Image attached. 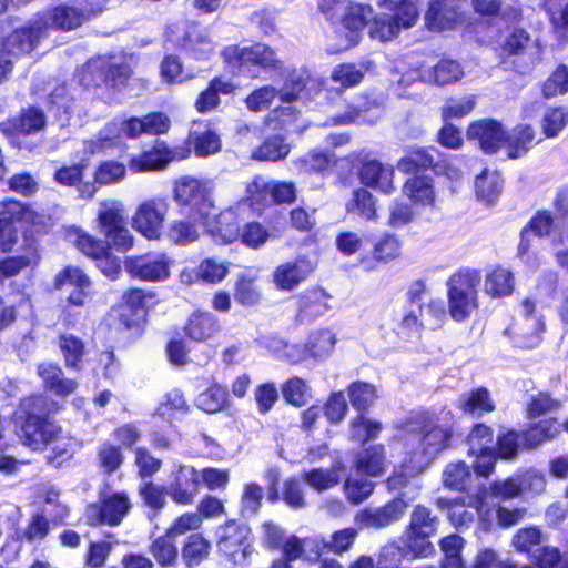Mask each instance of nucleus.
<instances>
[{
    "label": "nucleus",
    "mask_w": 568,
    "mask_h": 568,
    "mask_svg": "<svg viewBox=\"0 0 568 568\" xmlns=\"http://www.w3.org/2000/svg\"><path fill=\"white\" fill-rule=\"evenodd\" d=\"M392 440L400 446L402 459L386 479L388 490H400L410 479L425 471L445 452L455 446L454 423H442L429 409L413 410L395 424Z\"/></svg>",
    "instance_id": "obj_1"
},
{
    "label": "nucleus",
    "mask_w": 568,
    "mask_h": 568,
    "mask_svg": "<svg viewBox=\"0 0 568 568\" xmlns=\"http://www.w3.org/2000/svg\"><path fill=\"white\" fill-rule=\"evenodd\" d=\"M549 434L546 423H527L523 429L504 427L497 436L491 426L475 423L465 437L467 456L473 458V471L477 477L489 478L498 460H513L520 450L539 448Z\"/></svg>",
    "instance_id": "obj_2"
},
{
    "label": "nucleus",
    "mask_w": 568,
    "mask_h": 568,
    "mask_svg": "<svg viewBox=\"0 0 568 568\" xmlns=\"http://www.w3.org/2000/svg\"><path fill=\"white\" fill-rule=\"evenodd\" d=\"M61 405L43 393H32L19 399L11 419L21 444L33 453L48 450L61 437L62 426L54 419Z\"/></svg>",
    "instance_id": "obj_3"
},
{
    "label": "nucleus",
    "mask_w": 568,
    "mask_h": 568,
    "mask_svg": "<svg viewBox=\"0 0 568 568\" xmlns=\"http://www.w3.org/2000/svg\"><path fill=\"white\" fill-rule=\"evenodd\" d=\"M50 216L32 204L7 196L0 201V252L10 253L19 242L18 224H23V241L38 240L52 230Z\"/></svg>",
    "instance_id": "obj_4"
},
{
    "label": "nucleus",
    "mask_w": 568,
    "mask_h": 568,
    "mask_svg": "<svg viewBox=\"0 0 568 568\" xmlns=\"http://www.w3.org/2000/svg\"><path fill=\"white\" fill-rule=\"evenodd\" d=\"M217 555L233 568L250 560L254 552L252 527L239 519L226 518L214 530Z\"/></svg>",
    "instance_id": "obj_5"
},
{
    "label": "nucleus",
    "mask_w": 568,
    "mask_h": 568,
    "mask_svg": "<svg viewBox=\"0 0 568 568\" xmlns=\"http://www.w3.org/2000/svg\"><path fill=\"white\" fill-rule=\"evenodd\" d=\"M57 291L71 287L61 310V323L65 328L77 326L79 313L74 308L84 307L91 296L92 281L78 265L67 264L59 270L52 281Z\"/></svg>",
    "instance_id": "obj_6"
},
{
    "label": "nucleus",
    "mask_w": 568,
    "mask_h": 568,
    "mask_svg": "<svg viewBox=\"0 0 568 568\" xmlns=\"http://www.w3.org/2000/svg\"><path fill=\"white\" fill-rule=\"evenodd\" d=\"M479 282L480 274L477 270L460 268L448 277L447 310L455 322L467 321L478 307Z\"/></svg>",
    "instance_id": "obj_7"
},
{
    "label": "nucleus",
    "mask_w": 568,
    "mask_h": 568,
    "mask_svg": "<svg viewBox=\"0 0 568 568\" xmlns=\"http://www.w3.org/2000/svg\"><path fill=\"white\" fill-rule=\"evenodd\" d=\"M439 518L430 508L423 504L415 505L402 536L404 552L414 558L429 556L434 551L429 539L437 534Z\"/></svg>",
    "instance_id": "obj_8"
},
{
    "label": "nucleus",
    "mask_w": 568,
    "mask_h": 568,
    "mask_svg": "<svg viewBox=\"0 0 568 568\" xmlns=\"http://www.w3.org/2000/svg\"><path fill=\"white\" fill-rule=\"evenodd\" d=\"M172 197L181 213L187 217L207 219L214 206L209 183L192 175L174 180Z\"/></svg>",
    "instance_id": "obj_9"
},
{
    "label": "nucleus",
    "mask_w": 568,
    "mask_h": 568,
    "mask_svg": "<svg viewBox=\"0 0 568 568\" xmlns=\"http://www.w3.org/2000/svg\"><path fill=\"white\" fill-rule=\"evenodd\" d=\"M225 64L234 74H248L256 77L261 71L277 70L281 61L276 52L264 43H254L250 47L233 45L223 52Z\"/></svg>",
    "instance_id": "obj_10"
},
{
    "label": "nucleus",
    "mask_w": 568,
    "mask_h": 568,
    "mask_svg": "<svg viewBox=\"0 0 568 568\" xmlns=\"http://www.w3.org/2000/svg\"><path fill=\"white\" fill-rule=\"evenodd\" d=\"M131 498L125 490L99 493L98 500L87 508V524L91 527H116L129 515Z\"/></svg>",
    "instance_id": "obj_11"
},
{
    "label": "nucleus",
    "mask_w": 568,
    "mask_h": 568,
    "mask_svg": "<svg viewBox=\"0 0 568 568\" xmlns=\"http://www.w3.org/2000/svg\"><path fill=\"white\" fill-rule=\"evenodd\" d=\"M74 235L75 248L92 260L105 277L111 281L116 280L121 273V261L113 254L111 244L82 229H77Z\"/></svg>",
    "instance_id": "obj_12"
},
{
    "label": "nucleus",
    "mask_w": 568,
    "mask_h": 568,
    "mask_svg": "<svg viewBox=\"0 0 568 568\" xmlns=\"http://www.w3.org/2000/svg\"><path fill=\"white\" fill-rule=\"evenodd\" d=\"M101 12L94 0H73L49 8L47 28L69 32L73 31Z\"/></svg>",
    "instance_id": "obj_13"
},
{
    "label": "nucleus",
    "mask_w": 568,
    "mask_h": 568,
    "mask_svg": "<svg viewBox=\"0 0 568 568\" xmlns=\"http://www.w3.org/2000/svg\"><path fill=\"white\" fill-rule=\"evenodd\" d=\"M170 210V203L165 196H154L141 202L133 216L132 227L149 241L161 239L164 222Z\"/></svg>",
    "instance_id": "obj_14"
},
{
    "label": "nucleus",
    "mask_w": 568,
    "mask_h": 568,
    "mask_svg": "<svg viewBox=\"0 0 568 568\" xmlns=\"http://www.w3.org/2000/svg\"><path fill=\"white\" fill-rule=\"evenodd\" d=\"M396 168L407 178L429 175L427 172L438 174L446 169V155L433 145L408 146L397 160Z\"/></svg>",
    "instance_id": "obj_15"
},
{
    "label": "nucleus",
    "mask_w": 568,
    "mask_h": 568,
    "mask_svg": "<svg viewBox=\"0 0 568 568\" xmlns=\"http://www.w3.org/2000/svg\"><path fill=\"white\" fill-rule=\"evenodd\" d=\"M132 74L133 70L126 62L115 63L110 60H100L85 68L81 81L84 85L94 89L104 87L115 90L126 87Z\"/></svg>",
    "instance_id": "obj_16"
},
{
    "label": "nucleus",
    "mask_w": 568,
    "mask_h": 568,
    "mask_svg": "<svg viewBox=\"0 0 568 568\" xmlns=\"http://www.w3.org/2000/svg\"><path fill=\"white\" fill-rule=\"evenodd\" d=\"M171 260L164 252H146L126 256L124 267L132 278L143 282H163L170 277Z\"/></svg>",
    "instance_id": "obj_17"
},
{
    "label": "nucleus",
    "mask_w": 568,
    "mask_h": 568,
    "mask_svg": "<svg viewBox=\"0 0 568 568\" xmlns=\"http://www.w3.org/2000/svg\"><path fill=\"white\" fill-rule=\"evenodd\" d=\"M97 229L112 248L125 253L133 247L134 239L126 226L121 209L106 206L97 215Z\"/></svg>",
    "instance_id": "obj_18"
},
{
    "label": "nucleus",
    "mask_w": 568,
    "mask_h": 568,
    "mask_svg": "<svg viewBox=\"0 0 568 568\" xmlns=\"http://www.w3.org/2000/svg\"><path fill=\"white\" fill-rule=\"evenodd\" d=\"M357 178L363 187L373 189L385 195H390L396 190L394 166L383 163L369 153L359 160Z\"/></svg>",
    "instance_id": "obj_19"
},
{
    "label": "nucleus",
    "mask_w": 568,
    "mask_h": 568,
    "mask_svg": "<svg viewBox=\"0 0 568 568\" xmlns=\"http://www.w3.org/2000/svg\"><path fill=\"white\" fill-rule=\"evenodd\" d=\"M45 30V21H28L26 24L14 28L2 39V50L6 54L14 57L30 54L39 45Z\"/></svg>",
    "instance_id": "obj_20"
},
{
    "label": "nucleus",
    "mask_w": 568,
    "mask_h": 568,
    "mask_svg": "<svg viewBox=\"0 0 568 568\" xmlns=\"http://www.w3.org/2000/svg\"><path fill=\"white\" fill-rule=\"evenodd\" d=\"M366 241L371 244V250L359 258V264L365 271L387 265L402 254V241L394 233L384 232L378 235H369Z\"/></svg>",
    "instance_id": "obj_21"
},
{
    "label": "nucleus",
    "mask_w": 568,
    "mask_h": 568,
    "mask_svg": "<svg viewBox=\"0 0 568 568\" xmlns=\"http://www.w3.org/2000/svg\"><path fill=\"white\" fill-rule=\"evenodd\" d=\"M505 126L494 118H483L471 121L466 129L468 141L475 142L486 155L497 154L503 148Z\"/></svg>",
    "instance_id": "obj_22"
},
{
    "label": "nucleus",
    "mask_w": 568,
    "mask_h": 568,
    "mask_svg": "<svg viewBox=\"0 0 568 568\" xmlns=\"http://www.w3.org/2000/svg\"><path fill=\"white\" fill-rule=\"evenodd\" d=\"M407 508L408 501L400 493L379 507L362 509L357 520L365 528L382 529L399 521Z\"/></svg>",
    "instance_id": "obj_23"
},
{
    "label": "nucleus",
    "mask_w": 568,
    "mask_h": 568,
    "mask_svg": "<svg viewBox=\"0 0 568 568\" xmlns=\"http://www.w3.org/2000/svg\"><path fill=\"white\" fill-rule=\"evenodd\" d=\"M331 295L320 286H310L294 296L295 316L297 325L311 324L323 316L329 308Z\"/></svg>",
    "instance_id": "obj_24"
},
{
    "label": "nucleus",
    "mask_w": 568,
    "mask_h": 568,
    "mask_svg": "<svg viewBox=\"0 0 568 568\" xmlns=\"http://www.w3.org/2000/svg\"><path fill=\"white\" fill-rule=\"evenodd\" d=\"M316 267V258L300 254L294 260L282 263L274 270L273 282L281 291H292L304 282Z\"/></svg>",
    "instance_id": "obj_25"
},
{
    "label": "nucleus",
    "mask_w": 568,
    "mask_h": 568,
    "mask_svg": "<svg viewBox=\"0 0 568 568\" xmlns=\"http://www.w3.org/2000/svg\"><path fill=\"white\" fill-rule=\"evenodd\" d=\"M221 331L220 318L213 312L204 308L193 310L182 326L185 338L195 344H204L214 339Z\"/></svg>",
    "instance_id": "obj_26"
},
{
    "label": "nucleus",
    "mask_w": 568,
    "mask_h": 568,
    "mask_svg": "<svg viewBox=\"0 0 568 568\" xmlns=\"http://www.w3.org/2000/svg\"><path fill=\"white\" fill-rule=\"evenodd\" d=\"M556 220L557 216L550 210H537L519 232L517 256L524 257L530 252L531 234L539 239L549 237L554 234L557 227Z\"/></svg>",
    "instance_id": "obj_27"
},
{
    "label": "nucleus",
    "mask_w": 568,
    "mask_h": 568,
    "mask_svg": "<svg viewBox=\"0 0 568 568\" xmlns=\"http://www.w3.org/2000/svg\"><path fill=\"white\" fill-rule=\"evenodd\" d=\"M200 487V471L193 466L181 465L169 484L168 490L173 503L181 506H189L194 503Z\"/></svg>",
    "instance_id": "obj_28"
},
{
    "label": "nucleus",
    "mask_w": 568,
    "mask_h": 568,
    "mask_svg": "<svg viewBox=\"0 0 568 568\" xmlns=\"http://www.w3.org/2000/svg\"><path fill=\"white\" fill-rule=\"evenodd\" d=\"M538 142L536 128L530 123H517L504 131L503 148L509 160L526 156Z\"/></svg>",
    "instance_id": "obj_29"
},
{
    "label": "nucleus",
    "mask_w": 568,
    "mask_h": 568,
    "mask_svg": "<svg viewBox=\"0 0 568 568\" xmlns=\"http://www.w3.org/2000/svg\"><path fill=\"white\" fill-rule=\"evenodd\" d=\"M402 194L417 209L434 207L437 192L433 175H413L406 178Z\"/></svg>",
    "instance_id": "obj_30"
},
{
    "label": "nucleus",
    "mask_w": 568,
    "mask_h": 568,
    "mask_svg": "<svg viewBox=\"0 0 568 568\" xmlns=\"http://www.w3.org/2000/svg\"><path fill=\"white\" fill-rule=\"evenodd\" d=\"M156 293L153 290L130 287L120 296L116 304V314L141 317L148 320L150 303L153 304Z\"/></svg>",
    "instance_id": "obj_31"
},
{
    "label": "nucleus",
    "mask_w": 568,
    "mask_h": 568,
    "mask_svg": "<svg viewBox=\"0 0 568 568\" xmlns=\"http://www.w3.org/2000/svg\"><path fill=\"white\" fill-rule=\"evenodd\" d=\"M460 20L457 7L448 0H429L424 16L425 27L433 32L452 30Z\"/></svg>",
    "instance_id": "obj_32"
},
{
    "label": "nucleus",
    "mask_w": 568,
    "mask_h": 568,
    "mask_svg": "<svg viewBox=\"0 0 568 568\" xmlns=\"http://www.w3.org/2000/svg\"><path fill=\"white\" fill-rule=\"evenodd\" d=\"M37 373L42 379L43 388L59 397L72 395L78 387L75 379L64 377L62 368L57 363H41L37 367Z\"/></svg>",
    "instance_id": "obj_33"
},
{
    "label": "nucleus",
    "mask_w": 568,
    "mask_h": 568,
    "mask_svg": "<svg viewBox=\"0 0 568 568\" xmlns=\"http://www.w3.org/2000/svg\"><path fill=\"white\" fill-rule=\"evenodd\" d=\"M236 89L237 87L233 81L226 80L222 75H215L209 81L206 88L199 93L194 106L199 113L211 112L220 105V95H232Z\"/></svg>",
    "instance_id": "obj_34"
},
{
    "label": "nucleus",
    "mask_w": 568,
    "mask_h": 568,
    "mask_svg": "<svg viewBox=\"0 0 568 568\" xmlns=\"http://www.w3.org/2000/svg\"><path fill=\"white\" fill-rule=\"evenodd\" d=\"M474 12L487 19L498 18L507 27L516 26L523 20L520 6L509 4L503 8L501 0H471Z\"/></svg>",
    "instance_id": "obj_35"
},
{
    "label": "nucleus",
    "mask_w": 568,
    "mask_h": 568,
    "mask_svg": "<svg viewBox=\"0 0 568 568\" xmlns=\"http://www.w3.org/2000/svg\"><path fill=\"white\" fill-rule=\"evenodd\" d=\"M23 254L9 255L0 260V275L3 278L14 277L21 271L40 262L38 240L23 241Z\"/></svg>",
    "instance_id": "obj_36"
},
{
    "label": "nucleus",
    "mask_w": 568,
    "mask_h": 568,
    "mask_svg": "<svg viewBox=\"0 0 568 568\" xmlns=\"http://www.w3.org/2000/svg\"><path fill=\"white\" fill-rule=\"evenodd\" d=\"M562 407L564 403L554 397L549 390H538L526 399L523 414L529 420L528 423H535L548 418V415L560 412Z\"/></svg>",
    "instance_id": "obj_37"
},
{
    "label": "nucleus",
    "mask_w": 568,
    "mask_h": 568,
    "mask_svg": "<svg viewBox=\"0 0 568 568\" xmlns=\"http://www.w3.org/2000/svg\"><path fill=\"white\" fill-rule=\"evenodd\" d=\"M235 302L244 308H256L263 301V290L256 275L241 272L236 275L233 286Z\"/></svg>",
    "instance_id": "obj_38"
},
{
    "label": "nucleus",
    "mask_w": 568,
    "mask_h": 568,
    "mask_svg": "<svg viewBox=\"0 0 568 568\" xmlns=\"http://www.w3.org/2000/svg\"><path fill=\"white\" fill-rule=\"evenodd\" d=\"M128 166L133 173L164 170L168 166L164 153V141L158 140L150 149L143 150L136 155H132L129 159Z\"/></svg>",
    "instance_id": "obj_39"
},
{
    "label": "nucleus",
    "mask_w": 568,
    "mask_h": 568,
    "mask_svg": "<svg viewBox=\"0 0 568 568\" xmlns=\"http://www.w3.org/2000/svg\"><path fill=\"white\" fill-rule=\"evenodd\" d=\"M515 290L513 272L501 264L494 265L487 271L484 280V292L491 298L510 296Z\"/></svg>",
    "instance_id": "obj_40"
},
{
    "label": "nucleus",
    "mask_w": 568,
    "mask_h": 568,
    "mask_svg": "<svg viewBox=\"0 0 568 568\" xmlns=\"http://www.w3.org/2000/svg\"><path fill=\"white\" fill-rule=\"evenodd\" d=\"M230 404V394L226 387L215 381H212L194 400V405L197 409L210 415L226 410Z\"/></svg>",
    "instance_id": "obj_41"
},
{
    "label": "nucleus",
    "mask_w": 568,
    "mask_h": 568,
    "mask_svg": "<svg viewBox=\"0 0 568 568\" xmlns=\"http://www.w3.org/2000/svg\"><path fill=\"white\" fill-rule=\"evenodd\" d=\"M9 124L11 132L16 135H32L45 126L47 116L41 108L30 105L12 118Z\"/></svg>",
    "instance_id": "obj_42"
},
{
    "label": "nucleus",
    "mask_w": 568,
    "mask_h": 568,
    "mask_svg": "<svg viewBox=\"0 0 568 568\" xmlns=\"http://www.w3.org/2000/svg\"><path fill=\"white\" fill-rule=\"evenodd\" d=\"M149 320L116 314L115 336L122 347L136 344L145 334Z\"/></svg>",
    "instance_id": "obj_43"
},
{
    "label": "nucleus",
    "mask_w": 568,
    "mask_h": 568,
    "mask_svg": "<svg viewBox=\"0 0 568 568\" xmlns=\"http://www.w3.org/2000/svg\"><path fill=\"white\" fill-rule=\"evenodd\" d=\"M386 450L383 444L364 448L356 457L354 466L359 474L378 477L385 471Z\"/></svg>",
    "instance_id": "obj_44"
},
{
    "label": "nucleus",
    "mask_w": 568,
    "mask_h": 568,
    "mask_svg": "<svg viewBox=\"0 0 568 568\" xmlns=\"http://www.w3.org/2000/svg\"><path fill=\"white\" fill-rule=\"evenodd\" d=\"M458 408L465 415L480 417L485 414L493 413L496 409V404L488 388L479 386L471 388L463 395Z\"/></svg>",
    "instance_id": "obj_45"
},
{
    "label": "nucleus",
    "mask_w": 568,
    "mask_h": 568,
    "mask_svg": "<svg viewBox=\"0 0 568 568\" xmlns=\"http://www.w3.org/2000/svg\"><path fill=\"white\" fill-rule=\"evenodd\" d=\"M138 495L143 507L149 510V518L159 516L166 506L168 487L152 480H143L138 486Z\"/></svg>",
    "instance_id": "obj_46"
},
{
    "label": "nucleus",
    "mask_w": 568,
    "mask_h": 568,
    "mask_svg": "<svg viewBox=\"0 0 568 568\" xmlns=\"http://www.w3.org/2000/svg\"><path fill=\"white\" fill-rule=\"evenodd\" d=\"M530 34L520 27H514L511 31L495 47V51L501 62H507L513 57L524 55L530 47Z\"/></svg>",
    "instance_id": "obj_47"
},
{
    "label": "nucleus",
    "mask_w": 568,
    "mask_h": 568,
    "mask_svg": "<svg viewBox=\"0 0 568 568\" xmlns=\"http://www.w3.org/2000/svg\"><path fill=\"white\" fill-rule=\"evenodd\" d=\"M206 219H178L173 220L166 231L165 235L172 244L186 246L200 239L199 225Z\"/></svg>",
    "instance_id": "obj_48"
},
{
    "label": "nucleus",
    "mask_w": 568,
    "mask_h": 568,
    "mask_svg": "<svg viewBox=\"0 0 568 568\" xmlns=\"http://www.w3.org/2000/svg\"><path fill=\"white\" fill-rule=\"evenodd\" d=\"M58 345L64 366L75 372L81 371L87 354L85 343L72 333H62L58 336Z\"/></svg>",
    "instance_id": "obj_49"
},
{
    "label": "nucleus",
    "mask_w": 568,
    "mask_h": 568,
    "mask_svg": "<svg viewBox=\"0 0 568 568\" xmlns=\"http://www.w3.org/2000/svg\"><path fill=\"white\" fill-rule=\"evenodd\" d=\"M211 549V541L202 532H193L183 542L181 549L183 562L189 568L196 567L209 558Z\"/></svg>",
    "instance_id": "obj_50"
},
{
    "label": "nucleus",
    "mask_w": 568,
    "mask_h": 568,
    "mask_svg": "<svg viewBox=\"0 0 568 568\" xmlns=\"http://www.w3.org/2000/svg\"><path fill=\"white\" fill-rule=\"evenodd\" d=\"M346 473L342 460H335L328 469L313 468L304 474L305 481L315 490L324 491L339 484Z\"/></svg>",
    "instance_id": "obj_51"
},
{
    "label": "nucleus",
    "mask_w": 568,
    "mask_h": 568,
    "mask_svg": "<svg viewBox=\"0 0 568 568\" xmlns=\"http://www.w3.org/2000/svg\"><path fill=\"white\" fill-rule=\"evenodd\" d=\"M281 395L284 402L294 408H302L313 397V389L306 379L291 376L281 384Z\"/></svg>",
    "instance_id": "obj_52"
},
{
    "label": "nucleus",
    "mask_w": 568,
    "mask_h": 568,
    "mask_svg": "<svg viewBox=\"0 0 568 568\" xmlns=\"http://www.w3.org/2000/svg\"><path fill=\"white\" fill-rule=\"evenodd\" d=\"M149 552L161 568L175 566L179 558L175 537L165 530L151 541Z\"/></svg>",
    "instance_id": "obj_53"
},
{
    "label": "nucleus",
    "mask_w": 568,
    "mask_h": 568,
    "mask_svg": "<svg viewBox=\"0 0 568 568\" xmlns=\"http://www.w3.org/2000/svg\"><path fill=\"white\" fill-rule=\"evenodd\" d=\"M331 155L322 150H310L306 154L293 161V168L297 174L313 175L324 174L332 166Z\"/></svg>",
    "instance_id": "obj_54"
},
{
    "label": "nucleus",
    "mask_w": 568,
    "mask_h": 568,
    "mask_svg": "<svg viewBox=\"0 0 568 568\" xmlns=\"http://www.w3.org/2000/svg\"><path fill=\"white\" fill-rule=\"evenodd\" d=\"M424 305L419 304L418 310H406L402 318L397 322L394 333L405 342H415L422 338L424 332V323L422 321Z\"/></svg>",
    "instance_id": "obj_55"
},
{
    "label": "nucleus",
    "mask_w": 568,
    "mask_h": 568,
    "mask_svg": "<svg viewBox=\"0 0 568 568\" xmlns=\"http://www.w3.org/2000/svg\"><path fill=\"white\" fill-rule=\"evenodd\" d=\"M291 145L281 134L266 136L253 151L252 158L262 162H278L288 155Z\"/></svg>",
    "instance_id": "obj_56"
},
{
    "label": "nucleus",
    "mask_w": 568,
    "mask_h": 568,
    "mask_svg": "<svg viewBox=\"0 0 568 568\" xmlns=\"http://www.w3.org/2000/svg\"><path fill=\"white\" fill-rule=\"evenodd\" d=\"M346 211L347 213L358 215L365 221L376 220V199L368 189L363 186L356 187L346 203Z\"/></svg>",
    "instance_id": "obj_57"
},
{
    "label": "nucleus",
    "mask_w": 568,
    "mask_h": 568,
    "mask_svg": "<svg viewBox=\"0 0 568 568\" xmlns=\"http://www.w3.org/2000/svg\"><path fill=\"white\" fill-rule=\"evenodd\" d=\"M528 322L513 321L504 331L513 346L518 349H534L541 342L540 334Z\"/></svg>",
    "instance_id": "obj_58"
},
{
    "label": "nucleus",
    "mask_w": 568,
    "mask_h": 568,
    "mask_svg": "<svg viewBox=\"0 0 568 568\" xmlns=\"http://www.w3.org/2000/svg\"><path fill=\"white\" fill-rule=\"evenodd\" d=\"M471 466L464 460L448 463L443 471V485L455 491L464 493L471 483Z\"/></svg>",
    "instance_id": "obj_59"
},
{
    "label": "nucleus",
    "mask_w": 568,
    "mask_h": 568,
    "mask_svg": "<svg viewBox=\"0 0 568 568\" xmlns=\"http://www.w3.org/2000/svg\"><path fill=\"white\" fill-rule=\"evenodd\" d=\"M352 407L357 414H366L377 399L376 387L364 381H355L347 386Z\"/></svg>",
    "instance_id": "obj_60"
},
{
    "label": "nucleus",
    "mask_w": 568,
    "mask_h": 568,
    "mask_svg": "<svg viewBox=\"0 0 568 568\" xmlns=\"http://www.w3.org/2000/svg\"><path fill=\"white\" fill-rule=\"evenodd\" d=\"M125 462L123 450L114 443L105 440L97 448V464L103 475L110 476L122 468Z\"/></svg>",
    "instance_id": "obj_61"
},
{
    "label": "nucleus",
    "mask_w": 568,
    "mask_h": 568,
    "mask_svg": "<svg viewBox=\"0 0 568 568\" xmlns=\"http://www.w3.org/2000/svg\"><path fill=\"white\" fill-rule=\"evenodd\" d=\"M335 343V334L328 328H321L308 335L304 344V352L315 359L325 358L333 351Z\"/></svg>",
    "instance_id": "obj_62"
},
{
    "label": "nucleus",
    "mask_w": 568,
    "mask_h": 568,
    "mask_svg": "<svg viewBox=\"0 0 568 568\" xmlns=\"http://www.w3.org/2000/svg\"><path fill=\"white\" fill-rule=\"evenodd\" d=\"M504 180L498 173H489L483 170L475 180V192L479 200L486 203H494L503 191Z\"/></svg>",
    "instance_id": "obj_63"
},
{
    "label": "nucleus",
    "mask_w": 568,
    "mask_h": 568,
    "mask_svg": "<svg viewBox=\"0 0 568 568\" xmlns=\"http://www.w3.org/2000/svg\"><path fill=\"white\" fill-rule=\"evenodd\" d=\"M540 92L545 99L568 93V65L559 63L541 83Z\"/></svg>",
    "instance_id": "obj_64"
}]
</instances>
